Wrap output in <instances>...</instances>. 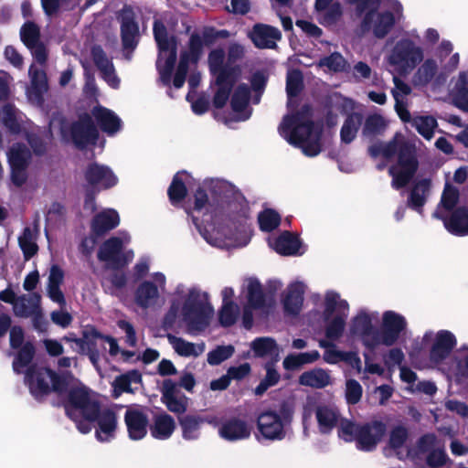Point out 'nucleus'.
Instances as JSON below:
<instances>
[{
    "mask_svg": "<svg viewBox=\"0 0 468 468\" xmlns=\"http://www.w3.org/2000/svg\"><path fill=\"white\" fill-rule=\"evenodd\" d=\"M185 210L199 234L214 247H243L250 240V204L242 193L225 179L203 180L194 194L193 206Z\"/></svg>",
    "mask_w": 468,
    "mask_h": 468,
    "instance_id": "1",
    "label": "nucleus"
},
{
    "mask_svg": "<svg viewBox=\"0 0 468 468\" xmlns=\"http://www.w3.org/2000/svg\"><path fill=\"white\" fill-rule=\"evenodd\" d=\"M213 315L214 308L207 292L197 285L178 283L172 293L163 324L170 328L180 320L187 334L197 335L208 327Z\"/></svg>",
    "mask_w": 468,
    "mask_h": 468,
    "instance_id": "2",
    "label": "nucleus"
},
{
    "mask_svg": "<svg viewBox=\"0 0 468 468\" xmlns=\"http://www.w3.org/2000/svg\"><path fill=\"white\" fill-rule=\"evenodd\" d=\"M65 410L81 433H89L96 421L95 436L99 441L106 442L114 437L117 428L114 411L109 408L101 409L95 393L85 386L76 385L69 389Z\"/></svg>",
    "mask_w": 468,
    "mask_h": 468,
    "instance_id": "3",
    "label": "nucleus"
},
{
    "mask_svg": "<svg viewBox=\"0 0 468 468\" xmlns=\"http://www.w3.org/2000/svg\"><path fill=\"white\" fill-rule=\"evenodd\" d=\"M35 347L32 343L26 344L15 356L13 369L16 374H24L25 384L37 399L48 394L51 390L58 393L67 392L76 385H81L71 376L58 377L48 367L33 362ZM68 398L66 399V400Z\"/></svg>",
    "mask_w": 468,
    "mask_h": 468,
    "instance_id": "4",
    "label": "nucleus"
},
{
    "mask_svg": "<svg viewBox=\"0 0 468 468\" xmlns=\"http://www.w3.org/2000/svg\"><path fill=\"white\" fill-rule=\"evenodd\" d=\"M279 133L290 144L301 148L306 156H316L322 151L323 124L311 120L308 105L285 115L279 126Z\"/></svg>",
    "mask_w": 468,
    "mask_h": 468,
    "instance_id": "5",
    "label": "nucleus"
},
{
    "mask_svg": "<svg viewBox=\"0 0 468 468\" xmlns=\"http://www.w3.org/2000/svg\"><path fill=\"white\" fill-rule=\"evenodd\" d=\"M368 152L372 157L381 155L386 159H390L398 154L397 164L388 169V173L392 176L391 186L395 189L405 186L417 171L418 161L415 147L401 134L397 133L393 140L388 143L378 142L372 144L368 148Z\"/></svg>",
    "mask_w": 468,
    "mask_h": 468,
    "instance_id": "6",
    "label": "nucleus"
},
{
    "mask_svg": "<svg viewBox=\"0 0 468 468\" xmlns=\"http://www.w3.org/2000/svg\"><path fill=\"white\" fill-rule=\"evenodd\" d=\"M355 6L357 16H363L361 27L371 31L377 38H384L403 18V7L398 1H391L388 9L378 12L381 0H346Z\"/></svg>",
    "mask_w": 468,
    "mask_h": 468,
    "instance_id": "7",
    "label": "nucleus"
},
{
    "mask_svg": "<svg viewBox=\"0 0 468 468\" xmlns=\"http://www.w3.org/2000/svg\"><path fill=\"white\" fill-rule=\"evenodd\" d=\"M424 58L423 47L409 35L389 39L385 44L383 63L387 71L392 75L408 76Z\"/></svg>",
    "mask_w": 468,
    "mask_h": 468,
    "instance_id": "8",
    "label": "nucleus"
},
{
    "mask_svg": "<svg viewBox=\"0 0 468 468\" xmlns=\"http://www.w3.org/2000/svg\"><path fill=\"white\" fill-rule=\"evenodd\" d=\"M319 320L324 324L326 339L319 341V346L329 350L335 346L334 341L339 340L345 333L346 318L349 314V303L335 291H327L324 295Z\"/></svg>",
    "mask_w": 468,
    "mask_h": 468,
    "instance_id": "9",
    "label": "nucleus"
},
{
    "mask_svg": "<svg viewBox=\"0 0 468 468\" xmlns=\"http://www.w3.org/2000/svg\"><path fill=\"white\" fill-rule=\"evenodd\" d=\"M457 346V338L454 334L449 330L441 329L438 331H426L420 340V346L414 348L410 353L413 357L418 355L421 349L428 351V367L447 373L448 366L446 361Z\"/></svg>",
    "mask_w": 468,
    "mask_h": 468,
    "instance_id": "10",
    "label": "nucleus"
},
{
    "mask_svg": "<svg viewBox=\"0 0 468 468\" xmlns=\"http://www.w3.org/2000/svg\"><path fill=\"white\" fill-rule=\"evenodd\" d=\"M458 201L459 190L446 184L433 217L441 220L451 234L464 237L468 235V209L456 207Z\"/></svg>",
    "mask_w": 468,
    "mask_h": 468,
    "instance_id": "11",
    "label": "nucleus"
},
{
    "mask_svg": "<svg viewBox=\"0 0 468 468\" xmlns=\"http://www.w3.org/2000/svg\"><path fill=\"white\" fill-rule=\"evenodd\" d=\"M379 313L361 307L350 318L346 335L353 342H360L366 350L374 351L378 347Z\"/></svg>",
    "mask_w": 468,
    "mask_h": 468,
    "instance_id": "12",
    "label": "nucleus"
},
{
    "mask_svg": "<svg viewBox=\"0 0 468 468\" xmlns=\"http://www.w3.org/2000/svg\"><path fill=\"white\" fill-rule=\"evenodd\" d=\"M293 410L287 404L265 410L258 416L260 435L267 441H282L291 432Z\"/></svg>",
    "mask_w": 468,
    "mask_h": 468,
    "instance_id": "13",
    "label": "nucleus"
},
{
    "mask_svg": "<svg viewBox=\"0 0 468 468\" xmlns=\"http://www.w3.org/2000/svg\"><path fill=\"white\" fill-rule=\"evenodd\" d=\"M208 66L211 74L215 78V84L218 87L213 103L216 108H222L229 98L237 70L229 63L225 64V51L222 48H216L210 51Z\"/></svg>",
    "mask_w": 468,
    "mask_h": 468,
    "instance_id": "14",
    "label": "nucleus"
},
{
    "mask_svg": "<svg viewBox=\"0 0 468 468\" xmlns=\"http://www.w3.org/2000/svg\"><path fill=\"white\" fill-rule=\"evenodd\" d=\"M265 85L266 78L262 73L257 72L252 76L251 87L240 84L236 88L230 101L235 121H246L250 117L251 110L249 107V101L258 104Z\"/></svg>",
    "mask_w": 468,
    "mask_h": 468,
    "instance_id": "15",
    "label": "nucleus"
},
{
    "mask_svg": "<svg viewBox=\"0 0 468 468\" xmlns=\"http://www.w3.org/2000/svg\"><path fill=\"white\" fill-rule=\"evenodd\" d=\"M154 39L159 48L156 69L159 80L165 86H170L172 71L176 59V40L168 37L164 24L158 20L154 24Z\"/></svg>",
    "mask_w": 468,
    "mask_h": 468,
    "instance_id": "16",
    "label": "nucleus"
},
{
    "mask_svg": "<svg viewBox=\"0 0 468 468\" xmlns=\"http://www.w3.org/2000/svg\"><path fill=\"white\" fill-rule=\"evenodd\" d=\"M131 242V236L126 231L105 240L98 250V260L108 269L118 270L126 266L134 258V252L126 246Z\"/></svg>",
    "mask_w": 468,
    "mask_h": 468,
    "instance_id": "17",
    "label": "nucleus"
},
{
    "mask_svg": "<svg viewBox=\"0 0 468 468\" xmlns=\"http://www.w3.org/2000/svg\"><path fill=\"white\" fill-rule=\"evenodd\" d=\"M216 37L217 34H215L214 30L211 28H205L201 33L191 34L187 49L181 54L180 61L173 80V85L176 89L183 87L189 64H196L202 55L204 46L212 43Z\"/></svg>",
    "mask_w": 468,
    "mask_h": 468,
    "instance_id": "18",
    "label": "nucleus"
},
{
    "mask_svg": "<svg viewBox=\"0 0 468 468\" xmlns=\"http://www.w3.org/2000/svg\"><path fill=\"white\" fill-rule=\"evenodd\" d=\"M57 122L60 124V133L63 140H71L79 148L94 144L98 140L99 132L94 126L91 117L88 114L80 117L79 121L70 125L66 124L58 118H53L49 122L50 134Z\"/></svg>",
    "mask_w": 468,
    "mask_h": 468,
    "instance_id": "19",
    "label": "nucleus"
},
{
    "mask_svg": "<svg viewBox=\"0 0 468 468\" xmlns=\"http://www.w3.org/2000/svg\"><path fill=\"white\" fill-rule=\"evenodd\" d=\"M151 277L152 280L140 282L134 291V303L142 309L157 305L162 293L166 290V277L163 272H154Z\"/></svg>",
    "mask_w": 468,
    "mask_h": 468,
    "instance_id": "20",
    "label": "nucleus"
},
{
    "mask_svg": "<svg viewBox=\"0 0 468 468\" xmlns=\"http://www.w3.org/2000/svg\"><path fill=\"white\" fill-rule=\"evenodd\" d=\"M407 328L408 321L404 315L392 310L385 311L378 327V346H394L406 334Z\"/></svg>",
    "mask_w": 468,
    "mask_h": 468,
    "instance_id": "21",
    "label": "nucleus"
},
{
    "mask_svg": "<svg viewBox=\"0 0 468 468\" xmlns=\"http://www.w3.org/2000/svg\"><path fill=\"white\" fill-rule=\"evenodd\" d=\"M121 22L122 40L125 57L130 59V53L136 48L139 40V27L135 22V13L131 6L125 5L118 16Z\"/></svg>",
    "mask_w": 468,
    "mask_h": 468,
    "instance_id": "22",
    "label": "nucleus"
},
{
    "mask_svg": "<svg viewBox=\"0 0 468 468\" xmlns=\"http://www.w3.org/2000/svg\"><path fill=\"white\" fill-rule=\"evenodd\" d=\"M103 335L92 330L90 333H85L80 338L66 336L64 340L74 343L78 352L87 355L95 368L100 371V350L98 346L101 345V342H103Z\"/></svg>",
    "mask_w": 468,
    "mask_h": 468,
    "instance_id": "23",
    "label": "nucleus"
},
{
    "mask_svg": "<svg viewBox=\"0 0 468 468\" xmlns=\"http://www.w3.org/2000/svg\"><path fill=\"white\" fill-rule=\"evenodd\" d=\"M85 180L89 186L98 191L114 186L118 179L106 165L92 163L85 170Z\"/></svg>",
    "mask_w": 468,
    "mask_h": 468,
    "instance_id": "24",
    "label": "nucleus"
},
{
    "mask_svg": "<svg viewBox=\"0 0 468 468\" xmlns=\"http://www.w3.org/2000/svg\"><path fill=\"white\" fill-rule=\"evenodd\" d=\"M247 305L252 309L267 312L274 304L273 295L267 298L258 279L249 278L245 281Z\"/></svg>",
    "mask_w": 468,
    "mask_h": 468,
    "instance_id": "25",
    "label": "nucleus"
},
{
    "mask_svg": "<svg viewBox=\"0 0 468 468\" xmlns=\"http://www.w3.org/2000/svg\"><path fill=\"white\" fill-rule=\"evenodd\" d=\"M305 284L302 282H291L283 292L281 303L287 315H297L303 303Z\"/></svg>",
    "mask_w": 468,
    "mask_h": 468,
    "instance_id": "26",
    "label": "nucleus"
},
{
    "mask_svg": "<svg viewBox=\"0 0 468 468\" xmlns=\"http://www.w3.org/2000/svg\"><path fill=\"white\" fill-rule=\"evenodd\" d=\"M91 116L100 129L109 136H113L122 129V122L112 110L97 105L91 110Z\"/></svg>",
    "mask_w": 468,
    "mask_h": 468,
    "instance_id": "27",
    "label": "nucleus"
},
{
    "mask_svg": "<svg viewBox=\"0 0 468 468\" xmlns=\"http://www.w3.org/2000/svg\"><path fill=\"white\" fill-rule=\"evenodd\" d=\"M218 434L229 441H240L250 437V429L244 420L231 417L222 420L218 427Z\"/></svg>",
    "mask_w": 468,
    "mask_h": 468,
    "instance_id": "28",
    "label": "nucleus"
},
{
    "mask_svg": "<svg viewBox=\"0 0 468 468\" xmlns=\"http://www.w3.org/2000/svg\"><path fill=\"white\" fill-rule=\"evenodd\" d=\"M91 56L94 64L101 72V78L110 87L118 89L120 87V79L116 75L112 60L106 56L103 49L100 46H94L91 49Z\"/></svg>",
    "mask_w": 468,
    "mask_h": 468,
    "instance_id": "29",
    "label": "nucleus"
},
{
    "mask_svg": "<svg viewBox=\"0 0 468 468\" xmlns=\"http://www.w3.org/2000/svg\"><path fill=\"white\" fill-rule=\"evenodd\" d=\"M391 452L399 460L414 458L416 455L408 445V431L404 427L398 426L391 431L386 454L390 455Z\"/></svg>",
    "mask_w": 468,
    "mask_h": 468,
    "instance_id": "30",
    "label": "nucleus"
},
{
    "mask_svg": "<svg viewBox=\"0 0 468 468\" xmlns=\"http://www.w3.org/2000/svg\"><path fill=\"white\" fill-rule=\"evenodd\" d=\"M418 448L420 452H430L427 457L430 466H441L446 462L445 452L434 434L429 433L422 436L419 441Z\"/></svg>",
    "mask_w": 468,
    "mask_h": 468,
    "instance_id": "31",
    "label": "nucleus"
},
{
    "mask_svg": "<svg viewBox=\"0 0 468 468\" xmlns=\"http://www.w3.org/2000/svg\"><path fill=\"white\" fill-rule=\"evenodd\" d=\"M30 84L27 89L28 100L37 105L43 102V96L48 91V80L43 69L31 65L28 70Z\"/></svg>",
    "mask_w": 468,
    "mask_h": 468,
    "instance_id": "32",
    "label": "nucleus"
},
{
    "mask_svg": "<svg viewBox=\"0 0 468 468\" xmlns=\"http://www.w3.org/2000/svg\"><path fill=\"white\" fill-rule=\"evenodd\" d=\"M438 73V61L433 58H423L413 70L411 84L418 89L425 88L436 79Z\"/></svg>",
    "mask_w": 468,
    "mask_h": 468,
    "instance_id": "33",
    "label": "nucleus"
},
{
    "mask_svg": "<svg viewBox=\"0 0 468 468\" xmlns=\"http://www.w3.org/2000/svg\"><path fill=\"white\" fill-rule=\"evenodd\" d=\"M386 425L381 421H373L361 426L358 433V447L363 451H371L383 438Z\"/></svg>",
    "mask_w": 468,
    "mask_h": 468,
    "instance_id": "34",
    "label": "nucleus"
},
{
    "mask_svg": "<svg viewBox=\"0 0 468 468\" xmlns=\"http://www.w3.org/2000/svg\"><path fill=\"white\" fill-rule=\"evenodd\" d=\"M124 420L130 439L138 441L146 435L148 418L144 411L138 409H128Z\"/></svg>",
    "mask_w": 468,
    "mask_h": 468,
    "instance_id": "35",
    "label": "nucleus"
},
{
    "mask_svg": "<svg viewBox=\"0 0 468 468\" xmlns=\"http://www.w3.org/2000/svg\"><path fill=\"white\" fill-rule=\"evenodd\" d=\"M250 36L254 45L260 48H274L282 37L278 28L263 24L255 25Z\"/></svg>",
    "mask_w": 468,
    "mask_h": 468,
    "instance_id": "36",
    "label": "nucleus"
},
{
    "mask_svg": "<svg viewBox=\"0 0 468 468\" xmlns=\"http://www.w3.org/2000/svg\"><path fill=\"white\" fill-rule=\"evenodd\" d=\"M178 422L182 431V437L186 441L197 440L200 436L201 424L207 422L215 426L218 425L216 417L204 419L197 415H184L178 419Z\"/></svg>",
    "mask_w": 468,
    "mask_h": 468,
    "instance_id": "37",
    "label": "nucleus"
},
{
    "mask_svg": "<svg viewBox=\"0 0 468 468\" xmlns=\"http://www.w3.org/2000/svg\"><path fill=\"white\" fill-rule=\"evenodd\" d=\"M268 242L270 247L281 255L294 256L303 254L300 239L290 232L285 231L278 237L270 238Z\"/></svg>",
    "mask_w": 468,
    "mask_h": 468,
    "instance_id": "38",
    "label": "nucleus"
},
{
    "mask_svg": "<svg viewBox=\"0 0 468 468\" xmlns=\"http://www.w3.org/2000/svg\"><path fill=\"white\" fill-rule=\"evenodd\" d=\"M166 338L175 353L183 357H197L206 349L204 342L192 343L172 334H167Z\"/></svg>",
    "mask_w": 468,
    "mask_h": 468,
    "instance_id": "39",
    "label": "nucleus"
},
{
    "mask_svg": "<svg viewBox=\"0 0 468 468\" xmlns=\"http://www.w3.org/2000/svg\"><path fill=\"white\" fill-rule=\"evenodd\" d=\"M120 224V216L113 208H105L94 216L91 221V230L96 236H101L115 229Z\"/></svg>",
    "mask_w": 468,
    "mask_h": 468,
    "instance_id": "40",
    "label": "nucleus"
},
{
    "mask_svg": "<svg viewBox=\"0 0 468 468\" xmlns=\"http://www.w3.org/2000/svg\"><path fill=\"white\" fill-rule=\"evenodd\" d=\"M162 400L172 412L183 413L186 410V398L177 394L176 385L171 379L164 381Z\"/></svg>",
    "mask_w": 468,
    "mask_h": 468,
    "instance_id": "41",
    "label": "nucleus"
},
{
    "mask_svg": "<svg viewBox=\"0 0 468 468\" xmlns=\"http://www.w3.org/2000/svg\"><path fill=\"white\" fill-rule=\"evenodd\" d=\"M64 280V271L58 265H52L48 278L47 292L49 299L58 303L61 307L66 305V300L60 285Z\"/></svg>",
    "mask_w": 468,
    "mask_h": 468,
    "instance_id": "42",
    "label": "nucleus"
},
{
    "mask_svg": "<svg viewBox=\"0 0 468 468\" xmlns=\"http://www.w3.org/2000/svg\"><path fill=\"white\" fill-rule=\"evenodd\" d=\"M141 382L142 375L135 369L118 376L112 382L114 398H118L123 392H134L138 389Z\"/></svg>",
    "mask_w": 468,
    "mask_h": 468,
    "instance_id": "43",
    "label": "nucleus"
},
{
    "mask_svg": "<svg viewBox=\"0 0 468 468\" xmlns=\"http://www.w3.org/2000/svg\"><path fill=\"white\" fill-rule=\"evenodd\" d=\"M40 300V295L36 292L17 297L14 306L15 315L27 318L36 314V313L41 308Z\"/></svg>",
    "mask_w": 468,
    "mask_h": 468,
    "instance_id": "44",
    "label": "nucleus"
},
{
    "mask_svg": "<svg viewBox=\"0 0 468 468\" xmlns=\"http://www.w3.org/2000/svg\"><path fill=\"white\" fill-rule=\"evenodd\" d=\"M430 189L431 181L429 179L425 178L417 181L410 193L408 207L421 214L422 207L430 195Z\"/></svg>",
    "mask_w": 468,
    "mask_h": 468,
    "instance_id": "45",
    "label": "nucleus"
},
{
    "mask_svg": "<svg viewBox=\"0 0 468 468\" xmlns=\"http://www.w3.org/2000/svg\"><path fill=\"white\" fill-rule=\"evenodd\" d=\"M316 420L323 433L331 431L340 420V414L333 405H322L316 409Z\"/></svg>",
    "mask_w": 468,
    "mask_h": 468,
    "instance_id": "46",
    "label": "nucleus"
},
{
    "mask_svg": "<svg viewBox=\"0 0 468 468\" xmlns=\"http://www.w3.org/2000/svg\"><path fill=\"white\" fill-rule=\"evenodd\" d=\"M256 356L269 358L271 362H277L280 359V348L274 339L271 337H259L250 344Z\"/></svg>",
    "mask_w": 468,
    "mask_h": 468,
    "instance_id": "47",
    "label": "nucleus"
},
{
    "mask_svg": "<svg viewBox=\"0 0 468 468\" xmlns=\"http://www.w3.org/2000/svg\"><path fill=\"white\" fill-rule=\"evenodd\" d=\"M176 428L174 419L166 414H158L154 418L150 426L151 435L157 440H166L171 437Z\"/></svg>",
    "mask_w": 468,
    "mask_h": 468,
    "instance_id": "48",
    "label": "nucleus"
},
{
    "mask_svg": "<svg viewBox=\"0 0 468 468\" xmlns=\"http://www.w3.org/2000/svg\"><path fill=\"white\" fill-rule=\"evenodd\" d=\"M331 382L329 371L320 367L305 371L299 377L301 385L314 388H324L329 386Z\"/></svg>",
    "mask_w": 468,
    "mask_h": 468,
    "instance_id": "49",
    "label": "nucleus"
},
{
    "mask_svg": "<svg viewBox=\"0 0 468 468\" xmlns=\"http://www.w3.org/2000/svg\"><path fill=\"white\" fill-rule=\"evenodd\" d=\"M24 117V114L10 103L0 109V121L12 133L21 132Z\"/></svg>",
    "mask_w": 468,
    "mask_h": 468,
    "instance_id": "50",
    "label": "nucleus"
},
{
    "mask_svg": "<svg viewBox=\"0 0 468 468\" xmlns=\"http://www.w3.org/2000/svg\"><path fill=\"white\" fill-rule=\"evenodd\" d=\"M192 176L186 171L177 173L168 188V196L172 204L176 205L181 202L186 196V184H189Z\"/></svg>",
    "mask_w": 468,
    "mask_h": 468,
    "instance_id": "51",
    "label": "nucleus"
},
{
    "mask_svg": "<svg viewBox=\"0 0 468 468\" xmlns=\"http://www.w3.org/2000/svg\"><path fill=\"white\" fill-rule=\"evenodd\" d=\"M446 376L461 384L468 378V347L449 366Z\"/></svg>",
    "mask_w": 468,
    "mask_h": 468,
    "instance_id": "52",
    "label": "nucleus"
},
{
    "mask_svg": "<svg viewBox=\"0 0 468 468\" xmlns=\"http://www.w3.org/2000/svg\"><path fill=\"white\" fill-rule=\"evenodd\" d=\"M363 122L362 114L353 112L349 114L345 120L341 131V142L344 144H350L356 137L359 128Z\"/></svg>",
    "mask_w": 468,
    "mask_h": 468,
    "instance_id": "53",
    "label": "nucleus"
},
{
    "mask_svg": "<svg viewBox=\"0 0 468 468\" xmlns=\"http://www.w3.org/2000/svg\"><path fill=\"white\" fill-rule=\"evenodd\" d=\"M388 126L387 120L379 113L368 114L362 127V135L371 138L385 132Z\"/></svg>",
    "mask_w": 468,
    "mask_h": 468,
    "instance_id": "54",
    "label": "nucleus"
},
{
    "mask_svg": "<svg viewBox=\"0 0 468 468\" xmlns=\"http://www.w3.org/2000/svg\"><path fill=\"white\" fill-rule=\"evenodd\" d=\"M320 358V353L317 350L303 352L299 354H290L283 360V367L286 370H294L305 364H312Z\"/></svg>",
    "mask_w": 468,
    "mask_h": 468,
    "instance_id": "55",
    "label": "nucleus"
},
{
    "mask_svg": "<svg viewBox=\"0 0 468 468\" xmlns=\"http://www.w3.org/2000/svg\"><path fill=\"white\" fill-rule=\"evenodd\" d=\"M37 230L30 227H26L18 237L19 247L26 260H29L37 252Z\"/></svg>",
    "mask_w": 468,
    "mask_h": 468,
    "instance_id": "56",
    "label": "nucleus"
},
{
    "mask_svg": "<svg viewBox=\"0 0 468 468\" xmlns=\"http://www.w3.org/2000/svg\"><path fill=\"white\" fill-rule=\"evenodd\" d=\"M411 125L426 140H431L438 125L436 119L431 115H416L412 117Z\"/></svg>",
    "mask_w": 468,
    "mask_h": 468,
    "instance_id": "57",
    "label": "nucleus"
},
{
    "mask_svg": "<svg viewBox=\"0 0 468 468\" xmlns=\"http://www.w3.org/2000/svg\"><path fill=\"white\" fill-rule=\"evenodd\" d=\"M467 76L465 72H461L454 88L452 90V99L455 105L468 112V88Z\"/></svg>",
    "mask_w": 468,
    "mask_h": 468,
    "instance_id": "58",
    "label": "nucleus"
},
{
    "mask_svg": "<svg viewBox=\"0 0 468 468\" xmlns=\"http://www.w3.org/2000/svg\"><path fill=\"white\" fill-rule=\"evenodd\" d=\"M8 162L11 167L27 166L31 154L23 144H14L7 153Z\"/></svg>",
    "mask_w": 468,
    "mask_h": 468,
    "instance_id": "59",
    "label": "nucleus"
},
{
    "mask_svg": "<svg viewBox=\"0 0 468 468\" xmlns=\"http://www.w3.org/2000/svg\"><path fill=\"white\" fill-rule=\"evenodd\" d=\"M303 89V75L299 70L292 69L287 73L286 91L288 95V108L291 107L292 98L296 97Z\"/></svg>",
    "mask_w": 468,
    "mask_h": 468,
    "instance_id": "60",
    "label": "nucleus"
},
{
    "mask_svg": "<svg viewBox=\"0 0 468 468\" xmlns=\"http://www.w3.org/2000/svg\"><path fill=\"white\" fill-rule=\"evenodd\" d=\"M127 275L122 271H115L103 281V286L112 295H118L127 285Z\"/></svg>",
    "mask_w": 468,
    "mask_h": 468,
    "instance_id": "61",
    "label": "nucleus"
},
{
    "mask_svg": "<svg viewBox=\"0 0 468 468\" xmlns=\"http://www.w3.org/2000/svg\"><path fill=\"white\" fill-rule=\"evenodd\" d=\"M319 66L325 67L329 70L335 72H344L348 69L347 61L338 52L332 53L331 55L321 58L319 61Z\"/></svg>",
    "mask_w": 468,
    "mask_h": 468,
    "instance_id": "62",
    "label": "nucleus"
},
{
    "mask_svg": "<svg viewBox=\"0 0 468 468\" xmlns=\"http://www.w3.org/2000/svg\"><path fill=\"white\" fill-rule=\"evenodd\" d=\"M280 215L272 209H265L258 217L259 225L263 231H271L280 224Z\"/></svg>",
    "mask_w": 468,
    "mask_h": 468,
    "instance_id": "63",
    "label": "nucleus"
},
{
    "mask_svg": "<svg viewBox=\"0 0 468 468\" xmlns=\"http://www.w3.org/2000/svg\"><path fill=\"white\" fill-rule=\"evenodd\" d=\"M234 353V347L231 345L218 346L207 353V363L211 366H217L229 358Z\"/></svg>",
    "mask_w": 468,
    "mask_h": 468,
    "instance_id": "64",
    "label": "nucleus"
}]
</instances>
